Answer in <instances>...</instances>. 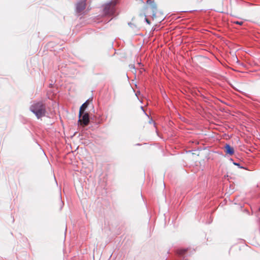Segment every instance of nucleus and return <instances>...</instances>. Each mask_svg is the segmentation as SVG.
I'll use <instances>...</instances> for the list:
<instances>
[{"label":"nucleus","instance_id":"nucleus-5","mask_svg":"<svg viewBox=\"0 0 260 260\" xmlns=\"http://www.w3.org/2000/svg\"><path fill=\"white\" fill-rule=\"evenodd\" d=\"M86 7V0H82L81 2L78 3L76 6V10L78 13H80L83 11Z\"/></svg>","mask_w":260,"mask_h":260},{"label":"nucleus","instance_id":"nucleus-1","mask_svg":"<svg viewBox=\"0 0 260 260\" xmlns=\"http://www.w3.org/2000/svg\"><path fill=\"white\" fill-rule=\"evenodd\" d=\"M30 110L38 119L44 116L46 114L45 106L42 102H38L32 105Z\"/></svg>","mask_w":260,"mask_h":260},{"label":"nucleus","instance_id":"nucleus-10","mask_svg":"<svg viewBox=\"0 0 260 260\" xmlns=\"http://www.w3.org/2000/svg\"><path fill=\"white\" fill-rule=\"evenodd\" d=\"M145 21L148 24H150V21L147 18H145Z\"/></svg>","mask_w":260,"mask_h":260},{"label":"nucleus","instance_id":"nucleus-15","mask_svg":"<svg viewBox=\"0 0 260 260\" xmlns=\"http://www.w3.org/2000/svg\"><path fill=\"white\" fill-rule=\"evenodd\" d=\"M259 211H260V208H259Z\"/></svg>","mask_w":260,"mask_h":260},{"label":"nucleus","instance_id":"nucleus-7","mask_svg":"<svg viewBox=\"0 0 260 260\" xmlns=\"http://www.w3.org/2000/svg\"><path fill=\"white\" fill-rule=\"evenodd\" d=\"M88 105H89V103H88V101H87L84 104H82V105L80 108V110H79L80 115H81V114H83L85 110L88 107Z\"/></svg>","mask_w":260,"mask_h":260},{"label":"nucleus","instance_id":"nucleus-3","mask_svg":"<svg viewBox=\"0 0 260 260\" xmlns=\"http://www.w3.org/2000/svg\"><path fill=\"white\" fill-rule=\"evenodd\" d=\"M149 9L151 11L152 17H155V14L157 12V6L154 0H147L146 1V6L144 7L145 13H147V11Z\"/></svg>","mask_w":260,"mask_h":260},{"label":"nucleus","instance_id":"nucleus-2","mask_svg":"<svg viewBox=\"0 0 260 260\" xmlns=\"http://www.w3.org/2000/svg\"><path fill=\"white\" fill-rule=\"evenodd\" d=\"M116 2H111L106 4L104 7L103 13L105 15H112L115 11V6L116 5Z\"/></svg>","mask_w":260,"mask_h":260},{"label":"nucleus","instance_id":"nucleus-6","mask_svg":"<svg viewBox=\"0 0 260 260\" xmlns=\"http://www.w3.org/2000/svg\"><path fill=\"white\" fill-rule=\"evenodd\" d=\"M225 151L226 154L233 155L234 153V150L229 144H226L225 146Z\"/></svg>","mask_w":260,"mask_h":260},{"label":"nucleus","instance_id":"nucleus-9","mask_svg":"<svg viewBox=\"0 0 260 260\" xmlns=\"http://www.w3.org/2000/svg\"><path fill=\"white\" fill-rule=\"evenodd\" d=\"M234 24H238L240 25H242L243 24V21H234L232 22Z\"/></svg>","mask_w":260,"mask_h":260},{"label":"nucleus","instance_id":"nucleus-8","mask_svg":"<svg viewBox=\"0 0 260 260\" xmlns=\"http://www.w3.org/2000/svg\"><path fill=\"white\" fill-rule=\"evenodd\" d=\"M187 250H188V249H184V248L179 249L177 250V253L179 256H183L185 255L186 252H187Z\"/></svg>","mask_w":260,"mask_h":260},{"label":"nucleus","instance_id":"nucleus-11","mask_svg":"<svg viewBox=\"0 0 260 260\" xmlns=\"http://www.w3.org/2000/svg\"><path fill=\"white\" fill-rule=\"evenodd\" d=\"M234 164H235V165H237V166H240V164H239V163H234Z\"/></svg>","mask_w":260,"mask_h":260},{"label":"nucleus","instance_id":"nucleus-12","mask_svg":"<svg viewBox=\"0 0 260 260\" xmlns=\"http://www.w3.org/2000/svg\"><path fill=\"white\" fill-rule=\"evenodd\" d=\"M78 132H76L74 134V136H75L76 135V134H77Z\"/></svg>","mask_w":260,"mask_h":260},{"label":"nucleus","instance_id":"nucleus-4","mask_svg":"<svg viewBox=\"0 0 260 260\" xmlns=\"http://www.w3.org/2000/svg\"><path fill=\"white\" fill-rule=\"evenodd\" d=\"M89 121V115L87 113H83V114H79V122L80 124L83 125H87Z\"/></svg>","mask_w":260,"mask_h":260},{"label":"nucleus","instance_id":"nucleus-14","mask_svg":"<svg viewBox=\"0 0 260 260\" xmlns=\"http://www.w3.org/2000/svg\"><path fill=\"white\" fill-rule=\"evenodd\" d=\"M151 122H153V121L151 120V121H150V123H151Z\"/></svg>","mask_w":260,"mask_h":260},{"label":"nucleus","instance_id":"nucleus-13","mask_svg":"<svg viewBox=\"0 0 260 260\" xmlns=\"http://www.w3.org/2000/svg\"><path fill=\"white\" fill-rule=\"evenodd\" d=\"M158 131H156V134L158 135H159V134H158Z\"/></svg>","mask_w":260,"mask_h":260}]
</instances>
